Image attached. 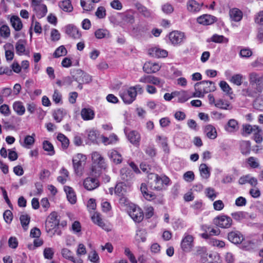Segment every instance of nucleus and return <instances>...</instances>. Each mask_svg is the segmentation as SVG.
I'll return each instance as SVG.
<instances>
[{
	"label": "nucleus",
	"instance_id": "79ce46f5",
	"mask_svg": "<svg viewBox=\"0 0 263 263\" xmlns=\"http://www.w3.org/2000/svg\"><path fill=\"white\" fill-rule=\"evenodd\" d=\"M58 140L61 142L62 146L64 148H67L69 145L68 139L63 134H59L57 136Z\"/></svg>",
	"mask_w": 263,
	"mask_h": 263
},
{
	"label": "nucleus",
	"instance_id": "338daca9",
	"mask_svg": "<svg viewBox=\"0 0 263 263\" xmlns=\"http://www.w3.org/2000/svg\"><path fill=\"white\" fill-rule=\"evenodd\" d=\"M9 246L13 249H15L18 245L17 240L15 237H11L8 240Z\"/></svg>",
	"mask_w": 263,
	"mask_h": 263
},
{
	"label": "nucleus",
	"instance_id": "aec40b11",
	"mask_svg": "<svg viewBox=\"0 0 263 263\" xmlns=\"http://www.w3.org/2000/svg\"><path fill=\"white\" fill-rule=\"evenodd\" d=\"M259 127L258 125H252L249 124H243L242 125V135H244L245 133L247 135H250L252 133L253 134L256 132L259 131Z\"/></svg>",
	"mask_w": 263,
	"mask_h": 263
},
{
	"label": "nucleus",
	"instance_id": "e433bc0d",
	"mask_svg": "<svg viewBox=\"0 0 263 263\" xmlns=\"http://www.w3.org/2000/svg\"><path fill=\"white\" fill-rule=\"evenodd\" d=\"M95 34L96 37L99 39L109 37V31L106 29H99L96 31Z\"/></svg>",
	"mask_w": 263,
	"mask_h": 263
},
{
	"label": "nucleus",
	"instance_id": "f03ea898",
	"mask_svg": "<svg viewBox=\"0 0 263 263\" xmlns=\"http://www.w3.org/2000/svg\"><path fill=\"white\" fill-rule=\"evenodd\" d=\"M92 165L90 173L91 176L97 177L99 176L101 170L105 168L106 165L103 157L98 152H93L91 155Z\"/></svg>",
	"mask_w": 263,
	"mask_h": 263
},
{
	"label": "nucleus",
	"instance_id": "f8f14e48",
	"mask_svg": "<svg viewBox=\"0 0 263 263\" xmlns=\"http://www.w3.org/2000/svg\"><path fill=\"white\" fill-rule=\"evenodd\" d=\"M169 39L173 44L177 45L182 43L184 39L183 32L175 31L169 34Z\"/></svg>",
	"mask_w": 263,
	"mask_h": 263
},
{
	"label": "nucleus",
	"instance_id": "e2e57ef3",
	"mask_svg": "<svg viewBox=\"0 0 263 263\" xmlns=\"http://www.w3.org/2000/svg\"><path fill=\"white\" fill-rule=\"evenodd\" d=\"M88 259L93 262L97 263L99 260V257L97 253L95 251H92L88 255Z\"/></svg>",
	"mask_w": 263,
	"mask_h": 263
},
{
	"label": "nucleus",
	"instance_id": "864d4df0",
	"mask_svg": "<svg viewBox=\"0 0 263 263\" xmlns=\"http://www.w3.org/2000/svg\"><path fill=\"white\" fill-rule=\"evenodd\" d=\"M183 179L187 182H191L195 179L194 172L192 171H187L185 172L183 176Z\"/></svg>",
	"mask_w": 263,
	"mask_h": 263
},
{
	"label": "nucleus",
	"instance_id": "bb28decb",
	"mask_svg": "<svg viewBox=\"0 0 263 263\" xmlns=\"http://www.w3.org/2000/svg\"><path fill=\"white\" fill-rule=\"evenodd\" d=\"M10 22L12 26L15 31H20L23 27V24L21 19L17 16L13 15L10 18Z\"/></svg>",
	"mask_w": 263,
	"mask_h": 263
},
{
	"label": "nucleus",
	"instance_id": "a211bd4d",
	"mask_svg": "<svg viewBox=\"0 0 263 263\" xmlns=\"http://www.w3.org/2000/svg\"><path fill=\"white\" fill-rule=\"evenodd\" d=\"M215 17L213 16L208 14H204L197 18V22L200 24L204 25H209L213 23Z\"/></svg>",
	"mask_w": 263,
	"mask_h": 263
},
{
	"label": "nucleus",
	"instance_id": "6e6552de",
	"mask_svg": "<svg viewBox=\"0 0 263 263\" xmlns=\"http://www.w3.org/2000/svg\"><path fill=\"white\" fill-rule=\"evenodd\" d=\"M194 246V237L192 235L185 233L181 242V248L185 252L191 251Z\"/></svg>",
	"mask_w": 263,
	"mask_h": 263
},
{
	"label": "nucleus",
	"instance_id": "680f3d73",
	"mask_svg": "<svg viewBox=\"0 0 263 263\" xmlns=\"http://www.w3.org/2000/svg\"><path fill=\"white\" fill-rule=\"evenodd\" d=\"M61 253H62L63 256L64 258H65L67 259H69L70 260H71V259H73L72 252L69 249H68L67 248L63 249Z\"/></svg>",
	"mask_w": 263,
	"mask_h": 263
},
{
	"label": "nucleus",
	"instance_id": "473e14b6",
	"mask_svg": "<svg viewBox=\"0 0 263 263\" xmlns=\"http://www.w3.org/2000/svg\"><path fill=\"white\" fill-rule=\"evenodd\" d=\"M146 231L145 229L138 230L136 234L135 239L138 242H144L146 240Z\"/></svg>",
	"mask_w": 263,
	"mask_h": 263
},
{
	"label": "nucleus",
	"instance_id": "423d86ee",
	"mask_svg": "<svg viewBox=\"0 0 263 263\" xmlns=\"http://www.w3.org/2000/svg\"><path fill=\"white\" fill-rule=\"evenodd\" d=\"M86 157L82 154H78L72 159L73 166L77 174L81 173L82 165L85 164Z\"/></svg>",
	"mask_w": 263,
	"mask_h": 263
},
{
	"label": "nucleus",
	"instance_id": "c756f323",
	"mask_svg": "<svg viewBox=\"0 0 263 263\" xmlns=\"http://www.w3.org/2000/svg\"><path fill=\"white\" fill-rule=\"evenodd\" d=\"M199 171L201 176L204 179H208L210 176V168L206 164L202 163L199 166Z\"/></svg>",
	"mask_w": 263,
	"mask_h": 263
},
{
	"label": "nucleus",
	"instance_id": "a19ab883",
	"mask_svg": "<svg viewBox=\"0 0 263 263\" xmlns=\"http://www.w3.org/2000/svg\"><path fill=\"white\" fill-rule=\"evenodd\" d=\"M67 50L65 47L62 45L58 47L53 54L54 58H57L61 56L65 55L67 54Z\"/></svg>",
	"mask_w": 263,
	"mask_h": 263
},
{
	"label": "nucleus",
	"instance_id": "4c0bfd02",
	"mask_svg": "<svg viewBox=\"0 0 263 263\" xmlns=\"http://www.w3.org/2000/svg\"><path fill=\"white\" fill-rule=\"evenodd\" d=\"M140 189L143 196L146 199L151 200L154 198V194L147 192V188L146 185L145 183H142Z\"/></svg>",
	"mask_w": 263,
	"mask_h": 263
},
{
	"label": "nucleus",
	"instance_id": "f3484780",
	"mask_svg": "<svg viewBox=\"0 0 263 263\" xmlns=\"http://www.w3.org/2000/svg\"><path fill=\"white\" fill-rule=\"evenodd\" d=\"M143 69L147 73H152L158 71L160 66L157 63L148 62L144 64Z\"/></svg>",
	"mask_w": 263,
	"mask_h": 263
},
{
	"label": "nucleus",
	"instance_id": "58836bf2",
	"mask_svg": "<svg viewBox=\"0 0 263 263\" xmlns=\"http://www.w3.org/2000/svg\"><path fill=\"white\" fill-rule=\"evenodd\" d=\"M216 107L223 109L230 110L232 108V107L230 105V104L228 102H224L222 100L219 99L217 101L215 104Z\"/></svg>",
	"mask_w": 263,
	"mask_h": 263
},
{
	"label": "nucleus",
	"instance_id": "4d7b16f0",
	"mask_svg": "<svg viewBox=\"0 0 263 263\" xmlns=\"http://www.w3.org/2000/svg\"><path fill=\"white\" fill-rule=\"evenodd\" d=\"M262 129L259 128V131L256 132L253 135V139L257 143H260L262 142L263 138L261 135L262 133Z\"/></svg>",
	"mask_w": 263,
	"mask_h": 263
},
{
	"label": "nucleus",
	"instance_id": "2f4dec72",
	"mask_svg": "<svg viewBox=\"0 0 263 263\" xmlns=\"http://www.w3.org/2000/svg\"><path fill=\"white\" fill-rule=\"evenodd\" d=\"M13 108L14 110L18 115H23L25 111V108L23 106L21 102H15L13 104Z\"/></svg>",
	"mask_w": 263,
	"mask_h": 263
},
{
	"label": "nucleus",
	"instance_id": "f257e3e1",
	"mask_svg": "<svg viewBox=\"0 0 263 263\" xmlns=\"http://www.w3.org/2000/svg\"><path fill=\"white\" fill-rule=\"evenodd\" d=\"M169 182L170 179L166 176H159L154 173L148 175V184L152 190H161L164 185L168 184Z\"/></svg>",
	"mask_w": 263,
	"mask_h": 263
},
{
	"label": "nucleus",
	"instance_id": "a18cd8bd",
	"mask_svg": "<svg viewBox=\"0 0 263 263\" xmlns=\"http://www.w3.org/2000/svg\"><path fill=\"white\" fill-rule=\"evenodd\" d=\"M10 34V30L9 27L4 25L0 27V35L4 38H8Z\"/></svg>",
	"mask_w": 263,
	"mask_h": 263
},
{
	"label": "nucleus",
	"instance_id": "cd10ccee",
	"mask_svg": "<svg viewBox=\"0 0 263 263\" xmlns=\"http://www.w3.org/2000/svg\"><path fill=\"white\" fill-rule=\"evenodd\" d=\"M109 156L111 160L117 164L121 163L122 161L121 155L116 150H111L109 153Z\"/></svg>",
	"mask_w": 263,
	"mask_h": 263
},
{
	"label": "nucleus",
	"instance_id": "0eeeda50",
	"mask_svg": "<svg viewBox=\"0 0 263 263\" xmlns=\"http://www.w3.org/2000/svg\"><path fill=\"white\" fill-rule=\"evenodd\" d=\"M213 223L219 227L226 229L232 226V220L231 217L228 216L220 215L214 218Z\"/></svg>",
	"mask_w": 263,
	"mask_h": 263
},
{
	"label": "nucleus",
	"instance_id": "c03bdc74",
	"mask_svg": "<svg viewBox=\"0 0 263 263\" xmlns=\"http://www.w3.org/2000/svg\"><path fill=\"white\" fill-rule=\"evenodd\" d=\"M219 86L223 91L226 92L227 95H231L232 94V88L226 82L223 81H220Z\"/></svg>",
	"mask_w": 263,
	"mask_h": 263
},
{
	"label": "nucleus",
	"instance_id": "774afa93",
	"mask_svg": "<svg viewBox=\"0 0 263 263\" xmlns=\"http://www.w3.org/2000/svg\"><path fill=\"white\" fill-rule=\"evenodd\" d=\"M255 23L263 25V11H260L257 14L255 18Z\"/></svg>",
	"mask_w": 263,
	"mask_h": 263
},
{
	"label": "nucleus",
	"instance_id": "052dcab7",
	"mask_svg": "<svg viewBox=\"0 0 263 263\" xmlns=\"http://www.w3.org/2000/svg\"><path fill=\"white\" fill-rule=\"evenodd\" d=\"M54 252L52 249L50 248H47L44 249V256L45 258L51 259L53 257Z\"/></svg>",
	"mask_w": 263,
	"mask_h": 263
},
{
	"label": "nucleus",
	"instance_id": "7c9ffc66",
	"mask_svg": "<svg viewBox=\"0 0 263 263\" xmlns=\"http://www.w3.org/2000/svg\"><path fill=\"white\" fill-rule=\"evenodd\" d=\"M241 152L243 155H248L251 151V143L249 141H242L240 144Z\"/></svg>",
	"mask_w": 263,
	"mask_h": 263
},
{
	"label": "nucleus",
	"instance_id": "c9c22d12",
	"mask_svg": "<svg viewBox=\"0 0 263 263\" xmlns=\"http://www.w3.org/2000/svg\"><path fill=\"white\" fill-rule=\"evenodd\" d=\"M91 219L95 223L98 224L99 227H101L102 228L106 229V225L103 222L102 218L100 217V215L99 213H95L91 217Z\"/></svg>",
	"mask_w": 263,
	"mask_h": 263
},
{
	"label": "nucleus",
	"instance_id": "a878e982",
	"mask_svg": "<svg viewBox=\"0 0 263 263\" xmlns=\"http://www.w3.org/2000/svg\"><path fill=\"white\" fill-rule=\"evenodd\" d=\"M229 14L231 18L235 22L240 21L242 17L241 11L237 8H233L230 10Z\"/></svg>",
	"mask_w": 263,
	"mask_h": 263
},
{
	"label": "nucleus",
	"instance_id": "0e129e2a",
	"mask_svg": "<svg viewBox=\"0 0 263 263\" xmlns=\"http://www.w3.org/2000/svg\"><path fill=\"white\" fill-rule=\"evenodd\" d=\"M240 55L243 58H249L252 54V51L249 48H244L240 50Z\"/></svg>",
	"mask_w": 263,
	"mask_h": 263
},
{
	"label": "nucleus",
	"instance_id": "de8ad7c7",
	"mask_svg": "<svg viewBox=\"0 0 263 263\" xmlns=\"http://www.w3.org/2000/svg\"><path fill=\"white\" fill-rule=\"evenodd\" d=\"M205 193L206 196L212 200H214L217 196V194L215 193V190L212 187L206 188Z\"/></svg>",
	"mask_w": 263,
	"mask_h": 263
},
{
	"label": "nucleus",
	"instance_id": "2eb2a0df",
	"mask_svg": "<svg viewBox=\"0 0 263 263\" xmlns=\"http://www.w3.org/2000/svg\"><path fill=\"white\" fill-rule=\"evenodd\" d=\"M228 239L234 244H239L243 240V235L237 231H232L228 234Z\"/></svg>",
	"mask_w": 263,
	"mask_h": 263
},
{
	"label": "nucleus",
	"instance_id": "393cba45",
	"mask_svg": "<svg viewBox=\"0 0 263 263\" xmlns=\"http://www.w3.org/2000/svg\"><path fill=\"white\" fill-rule=\"evenodd\" d=\"M149 54L152 55V56L158 58H165L167 55V52L166 50L164 49L154 48L151 50Z\"/></svg>",
	"mask_w": 263,
	"mask_h": 263
},
{
	"label": "nucleus",
	"instance_id": "3c124183",
	"mask_svg": "<svg viewBox=\"0 0 263 263\" xmlns=\"http://www.w3.org/2000/svg\"><path fill=\"white\" fill-rule=\"evenodd\" d=\"M81 6L84 10L90 11L93 8V6L89 3V0H80Z\"/></svg>",
	"mask_w": 263,
	"mask_h": 263
},
{
	"label": "nucleus",
	"instance_id": "6ab92c4d",
	"mask_svg": "<svg viewBox=\"0 0 263 263\" xmlns=\"http://www.w3.org/2000/svg\"><path fill=\"white\" fill-rule=\"evenodd\" d=\"M127 138L130 143L135 145H138L141 137L139 133L136 130L130 131L127 135Z\"/></svg>",
	"mask_w": 263,
	"mask_h": 263
},
{
	"label": "nucleus",
	"instance_id": "20e7f679",
	"mask_svg": "<svg viewBox=\"0 0 263 263\" xmlns=\"http://www.w3.org/2000/svg\"><path fill=\"white\" fill-rule=\"evenodd\" d=\"M72 76L78 83L88 84L92 81L91 77L89 74L80 69L73 70Z\"/></svg>",
	"mask_w": 263,
	"mask_h": 263
},
{
	"label": "nucleus",
	"instance_id": "7ed1b4c3",
	"mask_svg": "<svg viewBox=\"0 0 263 263\" xmlns=\"http://www.w3.org/2000/svg\"><path fill=\"white\" fill-rule=\"evenodd\" d=\"M249 80L250 85L253 86L255 85L254 87L258 92H261L263 89V75L260 76L256 72H251L249 74Z\"/></svg>",
	"mask_w": 263,
	"mask_h": 263
},
{
	"label": "nucleus",
	"instance_id": "37998d69",
	"mask_svg": "<svg viewBox=\"0 0 263 263\" xmlns=\"http://www.w3.org/2000/svg\"><path fill=\"white\" fill-rule=\"evenodd\" d=\"M211 41L218 43H228L229 41L228 39L224 37L223 35H219L217 34H214L212 36L211 39Z\"/></svg>",
	"mask_w": 263,
	"mask_h": 263
},
{
	"label": "nucleus",
	"instance_id": "4be33fe9",
	"mask_svg": "<svg viewBox=\"0 0 263 263\" xmlns=\"http://www.w3.org/2000/svg\"><path fill=\"white\" fill-rule=\"evenodd\" d=\"M64 191L66 193L67 198L69 202L74 204L77 201V197L73 189L68 186H65Z\"/></svg>",
	"mask_w": 263,
	"mask_h": 263
},
{
	"label": "nucleus",
	"instance_id": "603ef678",
	"mask_svg": "<svg viewBox=\"0 0 263 263\" xmlns=\"http://www.w3.org/2000/svg\"><path fill=\"white\" fill-rule=\"evenodd\" d=\"M232 217L236 220H241L246 218V213L244 212H237L231 214Z\"/></svg>",
	"mask_w": 263,
	"mask_h": 263
},
{
	"label": "nucleus",
	"instance_id": "f704fd0d",
	"mask_svg": "<svg viewBox=\"0 0 263 263\" xmlns=\"http://www.w3.org/2000/svg\"><path fill=\"white\" fill-rule=\"evenodd\" d=\"M20 220L23 229L25 231L27 230L28 226L30 222V217L27 215H22L20 217Z\"/></svg>",
	"mask_w": 263,
	"mask_h": 263
},
{
	"label": "nucleus",
	"instance_id": "9d476101",
	"mask_svg": "<svg viewBox=\"0 0 263 263\" xmlns=\"http://www.w3.org/2000/svg\"><path fill=\"white\" fill-rule=\"evenodd\" d=\"M196 84L203 91V93L214 91L216 89L215 83L210 81H202Z\"/></svg>",
	"mask_w": 263,
	"mask_h": 263
},
{
	"label": "nucleus",
	"instance_id": "5701e85b",
	"mask_svg": "<svg viewBox=\"0 0 263 263\" xmlns=\"http://www.w3.org/2000/svg\"><path fill=\"white\" fill-rule=\"evenodd\" d=\"M204 132L206 136L211 139H215L217 136L216 128L211 124L205 127Z\"/></svg>",
	"mask_w": 263,
	"mask_h": 263
},
{
	"label": "nucleus",
	"instance_id": "b1692460",
	"mask_svg": "<svg viewBox=\"0 0 263 263\" xmlns=\"http://www.w3.org/2000/svg\"><path fill=\"white\" fill-rule=\"evenodd\" d=\"M239 129L237 121L235 119H230L225 126V129L230 133L236 132Z\"/></svg>",
	"mask_w": 263,
	"mask_h": 263
},
{
	"label": "nucleus",
	"instance_id": "72a5a7b5",
	"mask_svg": "<svg viewBox=\"0 0 263 263\" xmlns=\"http://www.w3.org/2000/svg\"><path fill=\"white\" fill-rule=\"evenodd\" d=\"M60 7L65 12H71L73 7L69 0L63 1L59 3Z\"/></svg>",
	"mask_w": 263,
	"mask_h": 263
},
{
	"label": "nucleus",
	"instance_id": "412c9836",
	"mask_svg": "<svg viewBox=\"0 0 263 263\" xmlns=\"http://www.w3.org/2000/svg\"><path fill=\"white\" fill-rule=\"evenodd\" d=\"M81 115L84 120H90L94 118L95 112L90 108H84L81 110Z\"/></svg>",
	"mask_w": 263,
	"mask_h": 263
},
{
	"label": "nucleus",
	"instance_id": "39448f33",
	"mask_svg": "<svg viewBox=\"0 0 263 263\" xmlns=\"http://www.w3.org/2000/svg\"><path fill=\"white\" fill-rule=\"evenodd\" d=\"M60 222V219L58 213L52 212L48 217L45 223V227L47 232L57 228Z\"/></svg>",
	"mask_w": 263,
	"mask_h": 263
},
{
	"label": "nucleus",
	"instance_id": "c85d7f7f",
	"mask_svg": "<svg viewBox=\"0 0 263 263\" xmlns=\"http://www.w3.org/2000/svg\"><path fill=\"white\" fill-rule=\"evenodd\" d=\"M201 5L194 0L189 1L187 3V10L191 12H197L200 10Z\"/></svg>",
	"mask_w": 263,
	"mask_h": 263
},
{
	"label": "nucleus",
	"instance_id": "13d9d810",
	"mask_svg": "<svg viewBox=\"0 0 263 263\" xmlns=\"http://www.w3.org/2000/svg\"><path fill=\"white\" fill-rule=\"evenodd\" d=\"M96 15L99 18H103L106 15V10L103 7H99L98 8L96 12Z\"/></svg>",
	"mask_w": 263,
	"mask_h": 263
},
{
	"label": "nucleus",
	"instance_id": "9b49d317",
	"mask_svg": "<svg viewBox=\"0 0 263 263\" xmlns=\"http://www.w3.org/2000/svg\"><path fill=\"white\" fill-rule=\"evenodd\" d=\"M135 7L138 12L144 17L148 19H152L153 18V13L152 11L145 6L138 3L135 4Z\"/></svg>",
	"mask_w": 263,
	"mask_h": 263
},
{
	"label": "nucleus",
	"instance_id": "6e6d98bb",
	"mask_svg": "<svg viewBox=\"0 0 263 263\" xmlns=\"http://www.w3.org/2000/svg\"><path fill=\"white\" fill-rule=\"evenodd\" d=\"M4 218L7 223H10L12 219L13 215L11 211L6 210L3 214Z\"/></svg>",
	"mask_w": 263,
	"mask_h": 263
},
{
	"label": "nucleus",
	"instance_id": "dca6fc26",
	"mask_svg": "<svg viewBox=\"0 0 263 263\" xmlns=\"http://www.w3.org/2000/svg\"><path fill=\"white\" fill-rule=\"evenodd\" d=\"M139 81L141 83H152L156 85L162 86L160 79L152 76L144 75L140 79Z\"/></svg>",
	"mask_w": 263,
	"mask_h": 263
},
{
	"label": "nucleus",
	"instance_id": "69168bd1",
	"mask_svg": "<svg viewBox=\"0 0 263 263\" xmlns=\"http://www.w3.org/2000/svg\"><path fill=\"white\" fill-rule=\"evenodd\" d=\"M111 7L118 10L122 8V4L119 0H114L110 3Z\"/></svg>",
	"mask_w": 263,
	"mask_h": 263
},
{
	"label": "nucleus",
	"instance_id": "09e8293b",
	"mask_svg": "<svg viewBox=\"0 0 263 263\" xmlns=\"http://www.w3.org/2000/svg\"><path fill=\"white\" fill-rule=\"evenodd\" d=\"M161 10L165 14H170L173 12L174 8L171 4L166 3L162 6Z\"/></svg>",
	"mask_w": 263,
	"mask_h": 263
},
{
	"label": "nucleus",
	"instance_id": "4468645a",
	"mask_svg": "<svg viewBox=\"0 0 263 263\" xmlns=\"http://www.w3.org/2000/svg\"><path fill=\"white\" fill-rule=\"evenodd\" d=\"M65 33L74 39H79L81 37V33L76 27L73 25H68L65 27Z\"/></svg>",
	"mask_w": 263,
	"mask_h": 263
},
{
	"label": "nucleus",
	"instance_id": "ea45409f",
	"mask_svg": "<svg viewBox=\"0 0 263 263\" xmlns=\"http://www.w3.org/2000/svg\"><path fill=\"white\" fill-rule=\"evenodd\" d=\"M15 49L16 52L19 55L23 54L25 51V42L22 40H20L15 45Z\"/></svg>",
	"mask_w": 263,
	"mask_h": 263
},
{
	"label": "nucleus",
	"instance_id": "bf43d9fd",
	"mask_svg": "<svg viewBox=\"0 0 263 263\" xmlns=\"http://www.w3.org/2000/svg\"><path fill=\"white\" fill-rule=\"evenodd\" d=\"M60 33L56 29H52L51 31V39L53 41H57L60 39Z\"/></svg>",
	"mask_w": 263,
	"mask_h": 263
},
{
	"label": "nucleus",
	"instance_id": "8fccbe9b",
	"mask_svg": "<svg viewBox=\"0 0 263 263\" xmlns=\"http://www.w3.org/2000/svg\"><path fill=\"white\" fill-rule=\"evenodd\" d=\"M242 76L240 74H235L231 78V82L234 84L239 86L242 83Z\"/></svg>",
	"mask_w": 263,
	"mask_h": 263
},
{
	"label": "nucleus",
	"instance_id": "1a4fd4ad",
	"mask_svg": "<svg viewBox=\"0 0 263 263\" xmlns=\"http://www.w3.org/2000/svg\"><path fill=\"white\" fill-rule=\"evenodd\" d=\"M128 213L130 217L136 222H141L144 217L142 210L135 205L130 206Z\"/></svg>",
	"mask_w": 263,
	"mask_h": 263
},
{
	"label": "nucleus",
	"instance_id": "5fc2aeb1",
	"mask_svg": "<svg viewBox=\"0 0 263 263\" xmlns=\"http://www.w3.org/2000/svg\"><path fill=\"white\" fill-rule=\"evenodd\" d=\"M54 120L57 122H60L63 117V111L61 109H58L53 114Z\"/></svg>",
	"mask_w": 263,
	"mask_h": 263
},
{
	"label": "nucleus",
	"instance_id": "49530a36",
	"mask_svg": "<svg viewBox=\"0 0 263 263\" xmlns=\"http://www.w3.org/2000/svg\"><path fill=\"white\" fill-rule=\"evenodd\" d=\"M43 148L45 151L48 152L49 155H53L54 154V151L53 145L48 141H45L43 142Z\"/></svg>",
	"mask_w": 263,
	"mask_h": 263
},
{
	"label": "nucleus",
	"instance_id": "ddd939ff",
	"mask_svg": "<svg viewBox=\"0 0 263 263\" xmlns=\"http://www.w3.org/2000/svg\"><path fill=\"white\" fill-rule=\"evenodd\" d=\"M92 177L86 178L83 182L84 187L88 191L93 190L99 185V181L96 178V177Z\"/></svg>",
	"mask_w": 263,
	"mask_h": 263
}]
</instances>
